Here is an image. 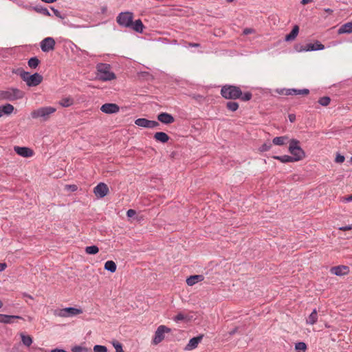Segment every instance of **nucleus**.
<instances>
[{"label": "nucleus", "instance_id": "1", "mask_svg": "<svg viewBox=\"0 0 352 352\" xmlns=\"http://www.w3.org/2000/svg\"><path fill=\"white\" fill-rule=\"evenodd\" d=\"M221 95L226 100L240 99L242 101H249L252 98V94L250 91L243 93L241 88L236 85H225L221 87Z\"/></svg>", "mask_w": 352, "mask_h": 352}, {"label": "nucleus", "instance_id": "2", "mask_svg": "<svg viewBox=\"0 0 352 352\" xmlns=\"http://www.w3.org/2000/svg\"><path fill=\"white\" fill-rule=\"evenodd\" d=\"M25 93L19 88L9 87L6 89L0 90V101H15L24 98Z\"/></svg>", "mask_w": 352, "mask_h": 352}, {"label": "nucleus", "instance_id": "3", "mask_svg": "<svg viewBox=\"0 0 352 352\" xmlns=\"http://www.w3.org/2000/svg\"><path fill=\"white\" fill-rule=\"evenodd\" d=\"M97 78L103 82L116 79V74L111 72V66L107 63H100L96 65Z\"/></svg>", "mask_w": 352, "mask_h": 352}, {"label": "nucleus", "instance_id": "4", "mask_svg": "<svg viewBox=\"0 0 352 352\" xmlns=\"http://www.w3.org/2000/svg\"><path fill=\"white\" fill-rule=\"evenodd\" d=\"M299 141L296 139H292L289 142V151L294 162L302 160L305 156V151L299 146Z\"/></svg>", "mask_w": 352, "mask_h": 352}, {"label": "nucleus", "instance_id": "5", "mask_svg": "<svg viewBox=\"0 0 352 352\" xmlns=\"http://www.w3.org/2000/svg\"><path fill=\"white\" fill-rule=\"evenodd\" d=\"M56 109L53 107H43L35 109L31 112V117L34 119L41 118L42 120L46 121L50 116L56 112Z\"/></svg>", "mask_w": 352, "mask_h": 352}, {"label": "nucleus", "instance_id": "6", "mask_svg": "<svg viewBox=\"0 0 352 352\" xmlns=\"http://www.w3.org/2000/svg\"><path fill=\"white\" fill-rule=\"evenodd\" d=\"M133 19V13L130 11L122 12L116 17L117 23L122 28L131 27Z\"/></svg>", "mask_w": 352, "mask_h": 352}, {"label": "nucleus", "instance_id": "7", "mask_svg": "<svg viewBox=\"0 0 352 352\" xmlns=\"http://www.w3.org/2000/svg\"><path fill=\"white\" fill-rule=\"evenodd\" d=\"M22 80L26 82V85L31 87H36L41 84L43 81V77L38 73L30 74V72L23 74Z\"/></svg>", "mask_w": 352, "mask_h": 352}, {"label": "nucleus", "instance_id": "8", "mask_svg": "<svg viewBox=\"0 0 352 352\" xmlns=\"http://www.w3.org/2000/svg\"><path fill=\"white\" fill-rule=\"evenodd\" d=\"M171 331V329L168 327H167L165 325H160L155 332L154 337L153 338L152 343L154 345H157L159 343H160L164 339V334L167 333H170Z\"/></svg>", "mask_w": 352, "mask_h": 352}, {"label": "nucleus", "instance_id": "9", "mask_svg": "<svg viewBox=\"0 0 352 352\" xmlns=\"http://www.w3.org/2000/svg\"><path fill=\"white\" fill-rule=\"evenodd\" d=\"M56 42L52 37H46L40 43V47L43 52H48L54 50Z\"/></svg>", "mask_w": 352, "mask_h": 352}, {"label": "nucleus", "instance_id": "10", "mask_svg": "<svg viewBox=\"0 0 352 352\" xmlns=\"http://www.w3.org/2000/svg\"><path fill=\"white\" fill-rule=\"evenodd\" d=\"M324 49V45L322 44L319 41H316L314 43H307L305 45H302L299 52H311L322 50Z\"/></svg>", "mask_w": 352, "mask_h": 352}, {"label": "nucleus", "instance_id": "11", "mask_svg": "<svg viewBox=\"0 0 352 352\" xmlns=\"http://www.w3.org/2000/svg\"><path fill=\"white\" fill-rule=\"evenodd\" d=\"M94 192L98 198L104 197L109 192L107 185L103 182H100L94 188Z\"/></svg>", "mask_w": 352, "mask_h": 352}, {"label": "nucleus", "instance_id": "12", "mask_svg": "<svg viewBox=\"0 0 352 352\" xmlns=\"http://www.w3.org/2000/svg\"><path fill=\"white\" fill-rule=\"evenodd\" d=\"M330 272L336 276H341L349 273V267L346 265H338L332 267Z\"/></svg>", "mask_w": 352, "mask_h": 352}, {"label": "nucleus", "instance_id": "13", "mask_svg": "<svg viewBox=\"0 0 352 352\" xmlns=\"http://www.w3.org/2000/svg\"><path fill=\"white\" fill-rule=\"evenodd\" d=\"M14 151L16 154L23 157H30L34 155L33 150L28 147L15 146L14 147Z\"/></svg>", "mask_w": 352, "mask_h": 352}, {"label": "nucleus", "instance_id": "14", "mask_svg": "<svg viewBox=\"0 0 352 352\" xmlns=\"http://www.w3.org/2000/svg\"><path fill=\"white\" fill-rule=\"evenodd\" d=\"M102 112L111 114L115 113L119 111L120 108L118 105L114 103H105L100 107Z\"/></svg>", "mask_w": 352, "mask_h": 352}, {"label": "nucleus", "instance_id": "15", "mask_svg": "<svg viewBox=\"0 0 352 352\" xmlns=\"http://www.w3.org/2000/svg\"><path fill=\"white\" fill-rule=\"evenodd\" d=\"M157 120L164 124H170L175 122V118L170 113L162 112L157 115Z\"/></svg>", "mask_w": 352, "mask_h": 352}, {"label": "nucleus", "instance_id": "16", "mask_svg": "<svg viewBox=\"0 0 352 352\" xmlns=\"http://www.w3.org/2000/svg\"><path fill=\"white\" fill-rule=\"evenodd\" d=\"M204 336L199 335L190 339L188 343L185 347L186 350L190 351L197 347L199 343L201 341Z\"/></svg>", "mask_w": 352, "mask_h": 352}, {"label": "nucleus", "instance_id": "17", "mask_svg": "<svg viewBox=\"0 0 352 352\" xmlns=\"http://www.w3.org/2000/svg\"><path fill=\"white\" fill-rule=\"evenodd\" d=\"M15 319H23L19 316H11L0 314V322L5 324H11L14 322Z\"/></svg>", "mask_w": 352, "mask_h": 352}, {"label": "nucleus", "instance_id": "18", "mask_svg": "<svg viewBox=\"0 0 352 352\" xmlns=\"http://www.w3.org/2000/svg\"><path fill=\"white\" fill-rule=\"evenodd\" d=\"M129 28L138 33H142L144 32V25L140 19H137L135 21H132V25Z\"/></svg>", "mask_w": 352, "mask_h": 352}, {"label": "nucleus", "instance_id": "19", "mask_svg": "<svg viewBox=\"0 0 352 352\" xmlns=\"http://www.w3.org/2000/svg\"><path fill=\"white\" fill-rule=\"evenodd\" d=\"M299 32V27L297 25H295L292 31L285 36V41L289 42L294 41L296 36H298Z\"/></svg>", "mask_w": 352, "mask_h": 352}, {"label": "nucleus", "instance_id": "20", "mask_svg": "<svg viewBox=\"0 0 352 352\" xmlns=\"http://www.w3.org/2000/svg\"><path fill=\"white\" fill-rule=\"evenodd\" d=\"M350 33H352V21L342 25L338 30V34Z\"/></svg>", "mask_w": 352, "mask_h": 352}, {"label": "nucleus", "instance_id": "21", "mask_svg": "<svg viewBox=\"0 0 352 352\" xmlns=\"http://www.w3.org/2000/svg\"><path fill=\"white\" fill-rule=\"evenodd\" d=\"M204 276L203 275H192L189 276L186 279V283L189 286H192L197 283L201 282L204 280Z\"/></svg>", "mask_w": 352, "mask_h": 352}, {"label": "nucleus", "instance_id": "22", "mask_svg": "<svg viewBox=\"0 0 352 352\" xmlns=\"http://www.w3.org/2000/svg\"><path fill=\"white\" fill-rule=\"evenodd\" d=\"M154 139L157 142H160L162 143H166L169 140L170 138L164 132H157L154 134Z\"/></svg>", "mask_w": 352, "mask_h": 352}, {"label": "nucleus", "instance_id": "23", "mask_svg": "<svg viewBox=\"0 0 352 352\" xmlns=\"http://www.w3.org/2000/svg\"><path fill=\"white\" fill-rule=\"evenodd\" d=\"M318 312L316 309H314L306 319V323L308 324L314 325L318 321Z\"/></svg>", "mask_w": 352, "mask_h": 352}, {"label": "nucleus", "instance_id": "24", "mask_svg": "<svg viewBox=\"0 0 352 352\" xmlns=\"http://www.w3.org/2000/svg\"><path fill=\"white\" fill-rule=\"evenodd\" d=\"M288 140H289V138L286 135L275 137L272 140V143L274 145L283 146L286 144V142L288 141Z\"/></svg>", "mask_w": 352, "mask_h": 352}, {"label": "nucleus", "instance_id": "25", "mask_svg": "<svg viewBox=\"0 0 352 352\" xmlns=\"http://www.w3.org/2000/svg\"><path fill=\"white\" fill-rule=\"evenodd\" d=\"M0 107L4 115H10L14 110V106L10 103H6L3 105H1Z\"/></svg>", "mask_w": 352, "mask_h": 352}, {"label": "nucleus", "instance_id": "26", "mask_svg": "<svg viewBox=\"0 0 352 352\" xmlns=\"http://www.w3.org/2000/svg\"><path fill=\"white\" fill-rule=\"evenodd\" d=\"M67 312V317L76 316L78 314H82V311L80 309L75 308V307H65V311Z\"/></svg>", "mask_w": 352, "mask_h": 352}, {"label": "nucleus", "instance_id": "27", "mask_svg": "<svg viewBox=\"0 0 352 352\" xmlns=\"http://www.w3.org/2000/svg\"><path fill=\"white\" fill-rule=\"evenodd\" d=\"M273 158L279 160L282 163L294 162L292 157L287 155H274L273 156Z\"/></svg>", "mask_w": 352, "mask_h": 352}, {"label": "nucleus", "instance_id": "28", "mask_svg": "<svg viewBox=\"0 0 352 352\" xmlns=\"http://www.w3.org/2000/svg\"><path fill=\"white\" fill-rule=\"evenodd\" d=\"M104 270L111 272V273H113L116 271V268H117V266H116V264L114 261H107L105 263H104Z\"/></svg>", "mask_w": 352, "mask_h": 352}, {"label": "nucleus", "instance_id": "29", "mask_svg": "<svg viewBox=\"0 0 352 352\" xmlns=\"http://www.w3.org/2000/svg\"><path fill=\"white\" fill-rule=\"evenodd\" d=\"M40 64V60L36 57H31L28 61V65L32 69H36Z\"/></svg>", "mask_w": 352, "mask_h": 352}, {"label": "nucleus", "instance_id": "30", "mask_svg": "<svg viewBox=\"0 0 352 352\" xmlns=\"http://www.w3.org/2000/svg\"><path fill=\"white\" fill-rule=\"evenodd\" d=\"M21 337L22 343L25 346H30L32 344V338L31 336L24 335L23 333H21Z\"/></svg>", "mask_w": 352, "mask_h": 352}, {"label": "nucleus", "instance_id": "31", "mask_svg": "<svg viewBox=\"0 0 352 352\" xmlns=\"http://www.w3.org/2000/svg\"><path fill=\"white\" fill-rule=\"evenodd\" d=\"M74 103V100L71 98H64L61 100L59 101L60 105L63 107H69L72 106Z\"/></svg>", "mask_w": 352, "mask_h": 352}, {"label": "nucleus", "instance_id": "32", "mask_svg": "<svg viewBox=\"0 0 352 352\" xmlns=\"http://www.w3.org/2000/svg\"><path fill=\"white\" fill-rule=\"evenodd\" d=\"M226 107L229 111L234 112L239 109V103L234 101H229L226 103Z\"/></svg>", "mask_w": 352, "mask_h": 352}, {"label": "nucleus", "instance_id": "33", "mask_svg": "<svg viewBox=\"0 0 352 352\" xmlns=\"http://www.w3.org/2000/svg\"><path fill=\"white\" fill-rule=\"evenodd\" d=\"M148 120L146 118H138L135 120V124L138 126L148 128Z\"/></svg>", "mask_w": 352, "mask_h": 352}, {"label": "nucleus", "instance_id": "34", "mask_svg": "<svg viewBox=\"0 0 352 352\" xmlns=\"http://www.w3.org/2000/svg\"><path fill=\"white\" fill-rule=\"evenodd\" d=\"M307 349V344L304 342H298L295 344V349L297 352H305Z\"/></svg>", "mask_w": 352, "mask_h": 352}, {"label": "nucleus", "instance_id": "35", "mask_svg": "<svg viewBox=\"0 0 352 352\" xmlns=\"http://www.w3.org/2000/svg\"><path fill=\"white\" fill-rule=\"evenodd\" d=\"M99 252V248L96 245L87 246L85 248V252L88 254H96Z\"/></svg>", "mask_w": 352, "mask_h": 352}, {"label": "nucleus", "instance_id": "36", "mask_svg": "<svg viewBox=\"0 0 352 352\" xmlns=\"http://www.w3.org/2000/svg\"><path fill=\"white\" fill-rule=\"evenodd\" d=\"M34 10L38 13L43 14L45 16H50L49 10L41 6H36L34 8Z\"/></svg>", "mask_w": 352, "mask_h": 352}, {"label": "nucleus", "instance_id": "37", "mask_svg": "<svg viewBox=\"0 0 352 352\" xmlns=\"http://www.w3.org/2000/svg\"><path fill=\"white\" fill-rule=\"evenodd\" d=\"M293 95H307L309 93L308 89H292Z\"/></svg>", "mask_w": 352, "mask_h": 352}, {"label": "nucleus", "instance_id": "38", "mask_svg": "<svg viewBox=\"0 0 352 352\" xmlns=\"http://www.w3.org/2000/svg\"><path fill=\"white\" fill-rule=\"evenodd\" d=\"M330 102L331 98L329 96H323L318 100V103L324 107L327 106L330 103Z\"/></svg>", "mask_w": 352, "mask_h": 352}, {"label": "nucleus", "instance_id": "39", "mask_svg": "<svg viewBox=\"0 0 352 352\" xmlns=\"http://www.w3.org/2000/svg\"><path fill=\"white\" fill-rule=\"evenodd\" d=\"M272 148V144L271 143H264L259 147V151L261 152H265L268 151Z\"/></svg>", "mask_w": 352, "mask_h": 352}, {"label": "nucleus", "instance_id": "40", "mask_svg": "<svg viewBox=\"0 0 352 352\" xmlns=\"http://www.w3.org/2000/svg\"><path fill=\"white\" fill-rule=\"evenodd\" d=\"M94 352H107V348L103 345H95Z\"/></svg>", "mask_w": 352, "mask_h": 352}, {"label": "nucleus", "instance_id": "41", "mask_svg": "<svg viewBox=\"0 0 352 352\" xmlns=\"http://www.w3.org/2000/svg\"><path fill=\"white\" fill-rule=\"evenodd\" d=\"M113 346L116 349V352H124L122 349V345L118 341H115L113 342Z\"/></svg>", "mask_w": 352, "mask_h": 352}, {"label": "nucleus", "instance_id": "42", "mask_svg": "<svg viewBox=\"0 0 352 352\" xmlns=\"http://www.w3.org/2000/svg\"><path fill=\"white\" fill-rule=\"evenodd\" d=\"M65 311V308H63V309H58V310H56L54 311V314L57 316H60V317H67V312Z\"/></svg>", "mask_w": 352, "mask_h": 352}, {"label": "nucleus", "instance_id": "43", "mask_svg": "<svg viewBox=\"0 0 352 352\" xmlns=\"http://www.w3.org/2000/svg\"><path fill=\"white\" fill-rule=\"evenodd\" d=\"M186 316L184 314L179 312L173 318L174 321L178 322L179 321L184 320Z\"/></svg>", "mask_w": 352, "mask_h": 352}, {"label": "nucleus", "instance_id": "44", "mask_svg": "<svg viewBox=\"0 0 352 352\" xmlns=\"http://www.w3.org/2000/svg\"><path fill=\"white\" fill-rule=\"evenodd\" d=\"M160 126V124L157 121L155 120H148V124L147 129H154L157 128Z\"/></svg>", "mask_w": 352, "mask_h": 352}, {"label": "nucleus", "instance_id": "45", "mask_svg": "<svg viewBox=\"0 0 352 352\" xmlns=\"http://www.w3.org/2000/svg\"><path fill=\"white\" fill-rule=\"evenodd\" d=\"M192 98L199 102H202L205 100V97L200 94H193Z\"/></svg>", "mask_w": 352, "mask_h": 352}, {"label": "nucleus", "instance_id": "46", "mask_svg": "<svg viewBox=\"0 0 352 352\" xmlns=\"http://www.w3.org/2000/svg\"><path fill=\"white\" fill-rule=\"evenodd\" d=\"M12 73L20 76V77L22 78L23 75V74L28 73V72L24 71L22 68H18L16 69H13Z\"/></svg>", "mask_w": 352, "mask_h": 352}, {"label": "nucleus", "instance_id": "47", "mask_svg": "<svg viewBox=\"0 0 352 352\" xmlns=\"http://www.w3.org/2000/svg\"><path fill=\"white\" fill-rule=\"evenodd\" d=\"M54 14L58 17V18H60V19H64L65 18V16L64 15H62L60 12L59 10H58L57 9H55L53 7L51 8Z\"/></svg>", "mask_w": 352, "mask_h": 352}, {"label": "nucleus", "instance_id": "48", "mask_svg": "<svg viewBox=\"0 0 352 352\" xmlns=\"http://www.w3.org/2000/svg\"><path fill=\"white\" fill-rule=\"evenodd\" d=\"M344 160H345V157L344 155H342L340 154H338L336 157V162L337 163H342L344 162Z\"/></svg>", "mask_w": 352, "mask_h": 352}, {"label": "nucleus", "instance_id": "49", "mask_svg": "<svg viewBox=\"0 0 352 352\" xmlns=\"http://www.w3.org/2000/svg\"><path fill=\"white\" fill-rule=\"evenodd\" d=\"M85 348L84 347H82L80 346H75L74 347H73L72 349V351L73 352H83V351H85Z\"/></svg>", "mask_w": 352, "mask_h": 352}, {"label": "nucleus", "instance_id": "50", "mask_svg": "<svg viewBox=\"0 0 352 352\" xmlns=\"http://www.w3.org/2000/svg\"><path fill=\"white\" fill-rule=\"evenodd\" d=\"M136 214V211L133 209H129L126 212V216L128 217H133Z\"/></svg>", "mask_w": 352, "mask_h": 352}, {"label": "nucleus", "instance_id": "51", "mask_svg": "<svg viewBox=\"0 0 352 352\" xmlns=\"http://www.w3.org/2000/svg\"><path fill=\"white\" fill-rule=\"evenodd\" d=\"M342 199V201H344V202H351L352 201V195H350L349 196H347V197H344Z\"/></svg>", "mask_w": 352, "mask_h": 352}, {"label": "nucleus", "instance_id": "52", "mask_svg": "<svg viewBox=\"0 0 352 352\" xmlns=\"http://www.w3.org/2000/svg\"><path fill=\"white\" fill-rule=\"evenodd\" d=\"M67 188L70 190L72 192H74L77 190V186L74 184L72 185H67Z\"/></svg>", "mask_w": 352, "mask_h": 352}, {"label": "nucleus", "instance_id": "53", "mask_svg": "<svg viewBox=\"0 0 352 352\" xmlns=\"http://www.w3.org/2000/svg\"><path fill=\"white\" fill-rule=\"evenodd\" d=\"M243 34L248 35L254 32V30L252 28H245L243 30Z\"/></svg>", "mask_w": 352, "mask_h": 352}, {"label": "nucleus", "instance_id": "54", "mask_svg": "<svg viewBox=\"0 0 352 352\" xmlns=\"http://www.w3.org/2000/svg\"><path fill=\"white\" fill-rule=\"evenodd\" d=\"M351 229H352V224L349 225V226H342V227L340 228V230H342V231H346V230H351Z\"/></svg>", "mask_w": 352, "mask_h": 352}, {"label": "nucleus", "instance_id": "55", "mask_svg": "<svg viewBox=\"0 0 352 352\" xmlns=\"http://www.w3.org/2000/svg\"><path fill=\"white\" fill-rule=\"evenodd\" d=\"M7 267V265L5 263H0V272H3Z\"/></svg>", "mask_w": 352, "mask_h": 352}, {"label": "nucleus", "instance_id": "56", "mask_svg": "<svg viewBox=\"0 0 352 352\" xmlns=\"http://www.w3.org/2000/svg\"><path fill=\"white\" fill-rule=\"evenodd\" d=\"M285 96H293L292 92V89H285V91L284 93Z\"/></svg>", "mask_w": 352, "mask_h": 352}, {"label": "nucleus", "instance_id": "57", "mask_svg": "<svg viewBox=\"0 0 352 352\" xmlns=\"http://www.w3.org/2000/svg\"><path fill=\"white\" fill-rule=\"evenodd\" d=\"M288 117L291 122H294L296 120V116L294 114H289Z\"/></svg>", "mask_w": 352, "mask_h": 352}, {"label": "nucleus", "instance_id": "58", "mask_svg": "<svg viewBox=\"0 0 352 352\" xmlns=\"http://www.w3.org/2000/svg\"><path fill=\"white\" fill-rule=\"evenodd\" d=\"M314 0H301V4L302 5H307L309 3H311Z\"/></svg>", "mask_w": 352, "mask_h": 352}, {"label": "nucleus", "instance_id": "59", "mask_svg": "<svg viewBox=\"0 0 352 352\" xmlns=\"http://www.w3.org/2000/svg\"><path fill=\"white\" fill-rule=\"evenodd\" d=\"M285 91V88L276 90V92L280 95H284Z\"/></svg>", "mask_w": 352, "mask_h": 352}, {"label": "nucleus", "instance_id": "60", "mask_svg": "<svg viewBox=\"0 0 352 352\" xmlns=\"http://www.w3.org/2000/svg\"><path fill=\"white\" fill-rule=\"evenodd\" d=\"M107 7L106 6H102L101 8V13L102 14H105L107 12Z\"/></svg>", "mask_w": 352, "mask_h": 352}, {"label": "nucleus", "instance_id": "61", "mask_svg": "<svg viewBox=\"0 0 352 352\" xmlns=\"http://www.w3.org/2000/svg\"><path fill=\"white\" fill-rule=\"evenodd\" d=\"M189 45L190 47H197L200 46V45L199 43H189Z\"/></svg>", "mask_w": 352, "mask_h": 352}, {"label": "nucleus", "instance_id": "62", "mask_svg": "<svg viewBox=\"0 0 352 352\" xmlns=\"http://www.w3.org/2000/svg\"><path fill=\"white\" fill-rule=\"evenodd\" d=\"M42 1L47 3H52L55 2L56 0H41Z\"/></svg>", "mask_w": 352, "mask_h": 352}, {"label": "nucleus", "instance_id": "63", "mask_svg": "<svg viewBox=\"0 0 352 352\" xmlns=\"http://www.w3.org/2000/svg\"><path fill=\"white\" fill-rule=\"evenodd\" d=\"M24 296L28 297V298L32 299V297L30 295H29V294H25Z\"/></svg>", "mask_w": 352, "mask_h": 352}, {"label": "nucleus", "instance_id": "64", "mask_svg": "<svg viewBox=\"0 0 352 352\" xmlns=\"http://www.w3.org/2000/svg\"><path fill=\"white\" fill-rule=\"evenodd\" d=\"M236 331V329H234L232 331L230 332V335H233Z\"/></svg>", "mask_w": 352, "mask_h": 352}]
</instances>
